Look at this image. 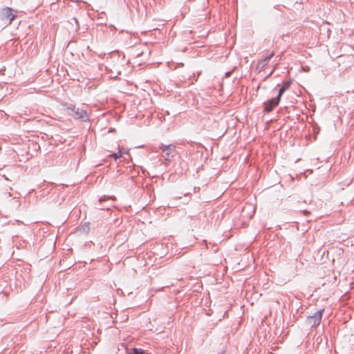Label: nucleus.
<instances>
[{
  "label": "nucleus",
  "instance_id": "nucleus-1",
  "mask_svg": "<svg viewBox=\"0 0 354 354\" xmlns=\"http://www.w3.org/2000/svg\"><path fill=\"white\" fill-rule=\"evenodd\" d=\"M67 110L71 111L70 114L73 115L76 118L80 119L82 121L88 120V115L86 111L75 108V106H71L67 107Z\"/></svg>",
  "mask_w": 354,
  "mask_h": 354
},
{
  "label": "nucleus",
  "instance_id": "nucleus-2",
  "mask_svg": "<svg viewBox=\"0 0 354 354\" xmlns=\"http://www.w3.org/2000/svg\"><path fill=\"white\" fill-rule=\"evenodd\" d=\"M323 311V309H320L316 311L313 315L308 316L307 317L308 324L310 325L311 326H318L321 322Z\"/></svg>",
  "mask_w": 354,
  "mask_h": 354
},
{
  "label": "nucleus",
  "instance_id": "nucleus-3",
  "mask_svg": "<svg viewBox=\"0 0 354 354\" xmlns=\"http://www.w3.org/2000/svg\"><path fill=\"white\" fill-rule=\"evenodd\" d=\"M175 147L171 145H161L159 149L162 151L164 155L162 156L165 160L170 161V158L172 157V152L174 151Z\"/></svg>",
  "mask_w": 354,
  "mask_h": 354
},
{
  "label": "nucleus",
  "instance_id": "nucleus-4",
  "mask_svg": "<svg viewBox=\"0 0 354 354\" xmlns=\"http://www.w3.org/2000/svg\"><path fill=\"white\" fill-rule=\"evenodd\" d=\"M279 102L274 98L268 100L264 104V111L267 113L270 112L277 105H278Z\"/></svg>",
  "mask_w": 354,
  "mask_h": 354
},
{
  "label": "nucleus",
  "instance_id": "nucleus-5",
  "mask_svg": "<svg viewBox=\"0 0 354 354\" xmlns=\"http://www.w3.org/2000/svg\"><path fill=\"white\" fill-rule=\"evenodd\" d=\"M3 12L5 17L9 20V22L11 23L15 17V15L12 14V10L9 7H6L3 9Z\"/></svg>",
  "mask_w": 354,
  "mask_h": 354
},
{
  "label": "nucleus",
  "instance_id": "nucleus-6",
  "mask_svg": "<svg viewBox=\"0 0 354 354\" xmlns=\"http://www.w3.org/2000/svg\"><path fill=\"white\" fill-rule=\"evenodd\" d=\"M274 56V53H271L270 54H269L268 56H266L264 59H263L261 62H260V64H262V67H264L266 65L268 64V63L269 62V61L271 59V58Z\"/></svg>",
  "mask_w": 354,
  "mask_h": 354
},
{
  "label": "nucleus",
  "instance_id": "nucleus-7",
  "mask_svg": "<svg viewBox=\"0 0 354 354\" xmlns=\"http://www.w3.org/2000/svg\"><path fill=\"white\" fill-rule=\"evenodd\" d=\"M122 153L121 151H119L118 153H113L111 156L114 157L115 160H117L118 158L122 157Z\"/></svg>",
  "mask_w": 354,
  "mask_h": 354
},
{
  "label": "nucleus",
  "instance_id": "nucleus-8",
  "mask_svg": "<svg viewBox=\"0 0 354 354\" xmlns=\"http://www.w3.org/2000/svg\"><path fill=\"white\" fill-rule=\"evenodd\" d=\"M133 352H134V354H143L144 350L142 348H133Z\"/></svg>",
  "mask_w": 354,
  "mask_h": 354
},
{
  "label": "nucleus",
  "instance_id": "nucleus-9",
  "mask_svg": "<svg viewBox=\"0 0 354 354\" xmlns=\"http://www.w3.org/2000/svg\"><path fill=\"white\" fill-rule=\"evenodd\" d=\"M290 82H286L281 87V89H283V91H286L287 89H288V88L290 87Z\"/></svg>",
  "mask_w": 354,
  "mask_h": 354
},
{
  "label": "nucleus",
  "instance_id": "nucleus-10",
  "mask_svg": "<svg viewBox=\"0 0 354 354\" xmlns=\"http://www.w3.org/2000/svg\"><path fill=\"white\" fill-rule=\"evenodd\" d=\"M284 92H285V91H283V89H281V88L279 89V93H278V95H277V97L275 98L276 100H278V102H279L280 98H281V96L282 95V94H283Z\"/></svg>",
  "mask_w": 354,
  "mask_h": 354
},
{
  "label": "nucleus",
  "instance_id": "nucleus-11",
  "mask_svg": "<svg viewBox=\"0 0 354 354\" xmlns=\"http://www.w3.org/2000/svg\"><path fill=\"white\" fill-rule=\"evenodd\" d=\"M107 198H109V197L104 196V197H102V198H101L100 199V202H102V201H105V200H106V199H107ZM109 198H111V199H112V200H115V196H111V197H109Z\"/></svg>",
  "mask_w": 354,
  "mask_h": 354
},
{
  "label": "nucleus",
  "instance_id": "nucleus-12",
  "mask_svg": "<svg viewBox=\"0 0 354 354\" xmlns=\"http://www.w3.org/2000/svg\"><path fill=\"white\" fill-rule=\"evenodd\" d=\"M129 354H134V352L132 351V353H129Z\"/></svg>",
  "mask_w": 354,
  "mask_h": 354
}]
</instances>
